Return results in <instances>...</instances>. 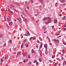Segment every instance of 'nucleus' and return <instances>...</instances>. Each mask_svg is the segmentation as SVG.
Masks as SVG:
<instances>
[{"mask_svg":"<svg viewBox=\"0 0 66 66\" xmlns=\"http://www.w3.org/2000/svg\"><path fill=\"white\" fill-rule=\"evenodd\" d=\"M11 18L10 16H9V18H7V21L9 22H10V21H11Z\"/></svg>","mask_w":66,"mask_h":66,"instance_id":"f257e3e1","label":"nucleus"},{"mask_svg":"<svg viewBox=\"0 0 66 66\" xmlns=\"http://www.w3.org/2000/svg\"><path fill=\"white\" fill-rule=\"evenodd\" d=\"M39 53L40 54V56H42V51L41 50H40L39 51Z\"/></svg>","mask_w":66,"mask_h":66,"instance_id":"f03ea898","label":"nucleus"},{"mask_svg":"<svg viewBox=\"0 0 66 66\" xmlns=\"http://www.w3.org/2000/svg\"><path fill=\"white\" fill-rule=\"evenodd\" d=\"M28 61V59H25V60H24L23 61V62L24 63H26Z\"/></svg>","mask_w":66,"mask_h":66,"instance_id":"7ed1b4c3","label":"nucleus"},{"mask_svg":"<svg viewBox=\"0 0 66 66\" xmlns=\"http://www.w3.org/2000/svg\"><path fill=\"white\" fill-rule=\"evenodd\" d=\"M13 24V23H12V22L11 21L9 23V25L10 26H12Z\"/></svg>","mask_w":66,"mask_h":66,"instance_id":"20e7f679","label":"nucleus"},{"mask_svg":"<svg viewBox=\"0 0 66 66\" xmlns=\"http://www.w3.org/2000/svg\"><path fill=\"white\" fill-rule=\"evenodd\" d=\"M57 22V20L56 19H55L54 21V22L55 23H56Z\"/></svg>","mask_w":66,"mask_h":66,"instance_id":"39448f33","label":"nucleus"},{"mask_svg":"<svg viewBox=\"0 0 66 66\" xmlns=\"http://www.w3.org/2000/svg\"><path fill=\"white\" fill-rule=\"evenodd\" d=\"M27 53L26 52L24 53L23 56H27Z\"/></svg>","mask_w":66,"mask_h":66,"instance_id":"423d86ee","label":"nucleus"},{"mask_svg":"<svg viewBox=\"0 0 66 66\" xmlns=\"http://www.w3.org/2000/svg\"><path fill=\"white\" fill-rule=\"evenodd\" d=\"M44 47L46 48V49H47V44L46 45H44Z\"/></svg>","mask_w":66,"mask_h":66,"instance_id":"0eeeda50","label":"nucleus"},{"mask_svg":"<svg viewBox=\"0 0 66 66\" xmlns=\"http://www.w3.org/2000/svg\"><path fill=\"white\" fill-rule=\"evenodd\" d=\"M52 41L55 42V44L57 43V42H56L57 40L56 39H53Z\"/></svg>","mask_w":66,"mask_h":66,"instance_id":"6e6552de","label":"nucleus"},{"mask_svg":"<svg viewBox=\"0 0 66 66\" xmlns=\"http://www.w3.org/2000/svg\"><path fill=\"white\" fill-rule=\"evenodd\" d=\"M32 53H36V52L34 51L33 50H32Z\"/></svg>","mask_w":66,"mask_h":66,"instance_id":"1a4fd4ad","label":"nucleus"},{"mask_svg":"<svg viewBox=\"0 0 66 66\" xmlns=\"http://www.w3.org/2000/svg\"><path fill=\"white\" fill-rule=\"evenodd\" d=\"M4 36V34H0V37L2 38Z\"/></svg>","mask_w":66,"mask_h":66,"instance_id":"9d476101","label":"nucleus"},{"mask_svg":"<svg viewBox=\"0 0 66 66\" xmlns=\"http://www.w3.org/2000/svg\"><path fill=\"white\" fill-rule=\"evenodd\" d=\"M40 46L39 48H41L42 47V43L40 44Z\"/></svg>","mask_w":66,"mask_h":66,"instance_id":"9b49d317","label":"nucleus"},{"mask_svg":"<svg viewBox=\"0 0 66 66\" xmlns=\"http://www.w3.org/2000/svg\"><path fill=\"white\" fill-rule=\"evenodd\" d=\"M60 35V33H59V32L56 33V35L57 36L59 35Z\"/></svg>","mask_w":66,"mask_h":66,"instance_id":"f8f14e48","label":"nucleus"},{"mask_svg":"<svg viewBox=\"0 0 66 66\" xmlns=\"http://www.w3.org/2000/svg\"><path fill=\"white\" fill-rule=\"evenodd\" d=\"M49 23L48 21H47L45 22V24H48Z\"/></svg>","mask_w":66,"mask_h":66,"instance_id":"ddd939ff","label":"nucleus"},{"mask_svg":"<svg viewBox=\"0 0 66 66\" xmlns=\"http://www.w3.org/2000/svg\"><path fill=\"white\" fill-rule=\"evenodd\" d=\"M25 45L26 46V47H28V44H27V43H26Z\"/></svg>","mask_w":66,"mask_h":66,"instance_id":"4468645a","label":"nucleus"},{"mask_svg":"<svg viewBox=\"0 0 66 66\" xmlns=\"http://www.w3.org/2000/svg\"><path fill=\"white\" fill-rule=\"evenodd\" d=\"M47 17L46 18H44L43 19V20H46V19H47Z\"/></svg>","mask_w":66,"mask_h":66,"instance_id":"2eb2a0df","label":"nucleus"},{"mask_svg":"<svg viewBox=\"0 0 66 66\" xmlns=\"http://www.w3.org/2000/svg\"><path fill=\"white\" fill-rule=\"evenodd\" d=\"M47 19L48 21H49V20H50L51 19V18L50 17H48L47 18Z\"/></svg>","mask_w":66,"mask_h":66,"instance_id":"dca6fc26","label":"nucleus"},{"mask_svg":"<svg viewBox=\"0 0 66 66\" xmlns=\"http://www.w3.org/2000/svg\"><path fill=\"white\" fill-rule=\"evenodd\" d=\"M21 53V52H19L18 53H17V56H18V55H19V54H20Z\"/></svg>","mask_w":66,"mask_h":66,"instance_id":"f3484780","label":"nucleus"},{"mask_svg":"<svg viewBox=\"0 0 66 66\" xmlns=\"http://www.w3.org/2000/svg\"><path fill=\"white\" fill-rule=\"evenodd\" d=\"M52 22V20H49L48 21V22H49V23H51Z\"/></svg>","mask_w":66,"mask_h":66,"instance_id":"a211bd4d","label":"nucleus"},{"mask_svg":"<svg viewBox=\"0 0 66 66\" xmlns=\"http://www.w3.org/2000/svg\"><path fill=\"white\" fill-rule=\"evenodd\" d=\"M37 62V60H35L33 62H34V63H36Z\"/></svg>","mask_w":66,"mask_h":66,"instance_id":"6ab92c4d","label":"nucleus"},{"mask_svg":"<svg viewBox=\"0 0 66 66\" xmlns=\"http://www.w3.org/2000/svg\"><path fill=\"white\" fill-rule=\"evenodd\" d=\"M31 62H30L28 64V65H31Z\"/></svg>","mask_w":66,"mask_h":66,"instance_id":"aec40b11","label":"nucleus"},{"mask_svg":"<svg viewBox=\"0 0 66 66\" xmlns=\"http://www.w3.org/2000/svg\"><path fill=\"white\" fill-rule=\"evenodd\" d=\"M40 1L42 3H43L44 2L43 1V0H40Z\"/></svg>","mask_w":66,"mask_h":66,"instance_id":"412c9836","label":"nucleus"},{"mask_svg":"<svg viewBox=\"0 0 66 66\" xmlns=\"http://www.w3.org/2000/svg\"><path fill=\"white\" fill-rule=\"evenodd\" d=\"M39 61L40 62H42V60H41V59L40 58H39Z\"/></svg>","mask_w":66,"mask_h":66,"instance_id":"4be33fe9","label":"nucleus"},{"mask_svg":"<svg viewBox=\"0 0 66 66\" xmlns=\"http://www.w3.org/2000/svg\"><path fill=\"white\" fill-rule=\"evenodd\" d=\"M1 63H2L3 62V59H1Z\"/></svg>","mask_w":66,"mask_h":66,"instance_id":"5701e85b","label":"nucleus"},{"mask_svg":"<svg viewBox=\"0 0 66 66\" xmlns=\"http://www.w3.org/2000/svg\"><path fill=\"white\" fill-rule=\"evenodd\" d=\"M8 58V56H7L5 57V59H7Z\"/></svg>","mask_w":66,"mask_h":66,"instance_id":"b1692460","label":"nucleus"},{"mask_svg":"<svg viewBox=\"0 0 66 66\" xmlns=\"http://www.w3.org/2000/svg\"><path fill=\"white\" fill-rule=\"evenodd\" d=\"M27 34L29 36L30 35V34L29 33V31H28V33H27Z\"/></svg>","mask_w":66,"mask_h":66,"instance_id":"393cba45","label":"nucleus"},{"mask_svg":"<svg viewBox=\"0 0 66 66\" xmlns=\"http://www.w3.org/2000/svg\"><path fill=\"white\" fill-rule=\"evenodd\" d=\"M17 19L18 20H19L20 21V20H21V19H20L19 18H17Z\"/></svg>","mask_w":66,"mask_h":66,"instance_id":"a878e982","label":"nucleus"},{"mask_svg":"<svg viewBox=\"0 0 66 66\" xmlns=\"http://www.w3.org/2000/svg\"><path fill=\"white\" fill-rule=\"evenodd\" d=\"M39 20H38L36 21V22H37V23H38V22H39Z\"/></svg>","mask_w":66,"mask_h":66,"instance_id":"bb28decb","label":"nucleus"},{"mask_svg":"<svg viewBox=\"0 0 66 66\" xmlns=\"http://www.w3.org/2000/svg\"><path fill=\"white\" fill-rule=\"evenodd\" d=\"M54 57H55V55H53V56H52V59H54Z\"/></svg>","mask_w":66,"mask_h":66,"instance_id":"cd10ccee","label":"nucleus"},{"mask_svg":"<svg viewBox=\"0 0 66 66\" xmlns=\"http://www.w3.org/2000/svg\"><path fill=\"white\" fill-rule=\"evenodd\" d=\"M9 42L10 43H12V40H10L9 41Z\"/></svg>","mask_w":66,"mask_h":66,"instance_id":"c85d7f7f","label":"nucleus"},{"mask_svg":"<svg viewBox=\"0 0 66 66\" xmlns=\"http://www.w3.org/2000/svg\"><path fill=\"white\" fill-rule=\"evenodd\" d=\"M6 45V43H5L3 45V47H5Z\"/></svg>","mask_w":66,"mask_h":66,"instance_id":"c756f323","label":"nucleus"},{"mask_svg":"<svg viewBox=\"0 0 66 66\" xmlns=\"http://www.w3.org/2000/svg\"><path fill=\"white\" fill-rule=\"evenodd\" d=\"M49 62H51V63H52L53 62V61H52L51 60H49Z\"/></svg>","mask_w":66,"mask_h":66,"instance_id":"7c9ffc66","label":"nucleus"},{"mask_svg":"<svg viewBox=\"0 0 66 66\" xmlns=\"http://www.w3.org/2000/svg\"><path fill=\"white\" fill-rule=\"evenodd\" d=\"M27 40V39H26V40H24L23 41L24 42H26Z\"/></svg>","mask_w":66,"mask_h":66,"instance_id":"2f4dec72","label":"nucleus"},{"mask_svg":"<svg viewBox=\"0 0 66 66\" xmlns=\"http://www.w3.org/2000/svg\"><path fill=\"white\" fill-rule=\"evenodd\" d=\"M10 6L12 7H15V6L14 5H10Z\"/></svg>","mask_w":66,"mask_h":66,"instance_id":"473e14b6","label":"nucleus"},{"mask_svg":"<svg viewBox=\"0 0 66 66\" xmlns=\"http://www.w3.org/2000/svg\"><path fill=\"white\" fill-rule=\"evenodd\" d=\"M30 56L29 55L28 56V59H30Z\"/></svg>","mask_w":66,"mask_h":66,"instance_id":"72a5a7b5","label":"nucleus"},{"mask_svg":"<svg viewBox=\"0 0 66 66\" xmlns=\"http://www.w3.org/2000/svg\"><path fill=\"white\" fill-rule=\"evenodd\" d=\"M60 1L62 3L63 2H64V1H62L61 0H60Z\"/></svg>","mask_w":66,"mask_h":66,"instance_id":"f704fd0d","label":"nucleus"},{"mask_svg":"<svg viewBox=\"0 0 66 66\" xmlns=\"http://www.w3.org/2000/svg\"><path fill=\"white\" fill-rule=\"evenodd\" d=\"M56 42L59 43V40H57Z\"/></svg>","mask_w":66,"mask_h":66,"instance_id":"c9c22d12","label":"nucleus"},{"mask_svg":"<svg viewBox=\"0 0 66 66\" xmlns=\"http://www.w3.org/2000/svg\"><path fill=\"white\" fill-rule=\"evenodd\" d=\"M65 51H64L63 50H62V53H64V52H65Z\"/></svg>","mask_w":66,"mask_h":66,"instance_id":"e433bc0d","label":"nucleus"},{"mask_svg":"<svg viewBox=\"0 0 66 66\" xmlns=\"http://www.w3.org/2000/svg\"><path fill=\"white\" fill-rule=\"evenodd\" d=\"M14 10L18 12V11L17 10H16V9H14Z\"/></svg>","mask_w":66,"mask_h":66,"instance_id":"4c0bfd02","label":"nucleus"},{"mask_svg":"<svg viewBox=\"0 0 66 66\" xmlns=\"http://www.w3.org/2000/svg\"><path fill=\"white\" fill-rule=\"evenodd\" d=\"M38 62H37L36 63V65H38Z\"/></svg>","mask_w":66,"mask_h":66,"instance_id":"58836bf2","label":"nucleus"},{"mask_svg":"<svg viewBox=\"0 0 66 66\" xmlns=\"http://www.w3.org/2000/svg\"><path fill=\"white\" fill-rule=\"evenodd\" d=\"M43 28L44 29H45V26H43Z\"/></svg>","mask_w":66,"mask_h":66,"instance_id":"ea45409f","label":"nucleus"},{"mask_svg":"<svg viewBox=\"0 0 66 66\" xmlns=\"http://www.w3.org/2000/svg\"><path fill=\"white\" fill-rule=\"evenodd\" d=\"M25 4H26L27 5H28V4H27V2H25Z\"/></svg>","mask_w":66,"mask_h":66,"instance_id":"a19ab883","label":"nucleus"},{"mask_svg":"<svg viewBox=\"0 0 66 66\" xmlns=\"http://www.w3.org/2000/svg\"><path fill=\"white\" fill-rule=\"evenodd\" d=\"M46 32H45V31H44L43 32V33L44 34H45L46 33Z\"/></svg>","mask_w":66,"mask_h":66,"instance_id":"79ce46f5","label":"nucleus"},{"mask_svg":"<svg viewBox=\"0 0 66 66\" xmlns=\"http://www.w3.org/2000/svg\"><path fill=\"white\" fill-rule=\"evenodd\" d=\"M56 65H57V63H55V64L54 66H56Z\"/></svg>","mask_w":66,"mask_h":66,"instance_id":"37998d69","label":"nucleus"},{"mask_svg":"<svg viewBox=\"0 0 66 66\" xmlns=\"http://www.w3.org/2000/svg\"><path fill=\"white\" fill-rule=\"evenodd\" d=\"M8 11H9V12L10 11L9 8L8 9Z\"/></svg>","mask_w":66,"mask_h":66,"instance_id":"c03bdc74","label":"nucleus"},{"mask_svg":"<svg viewBox=\"0 0 66 66\" xmlns=\"http://www.w3.org/2000/svg\"><path fill=\"white\" fill-rule=\"evenodd\" d=\"M66 27V24L65 25H64V27L65 28Z\"/></svg>","mask_w":66,"mask_h":66,"instance_id":"a18cd8bd","label":"nucleus"},{"mask_svg":"<svg viewBox=\"0 0 66 66\" xmlns=\"http://www.w3.org/2000/svg\"><path fill=\"white\" fill-rule=\"evenodd\" d=\"M54 26H53L52 27V29H53L54 28Z\"/></svg>","mask_w":66,"mask_h":66,"instance_id":"49530a36","label":"nucleus"},{"mask_svg":"<svg viewBox=\"0 0 66 66\" xmlns=\"http://www.w3.org/2000/svg\"><path fill=\"white\" fill-rule=\"evenodd\" d=\"M10 12L11 13H13V12H12V11H10Z\"/></svg>","mask_w":66,"mask_h":66,"instance_id":"de8ad7c7","label":"nucleus"},{"mask_svg":"<svg viewBox=\"0 0 66 66\" xmlns=\"http://www.w3.org/2000/svg\"><path fill=\"white\" fill-rule=\"evenodd\" d=\"M31 2L32 3L33 2V0H31Z\"/></svg>","mask_w":66,"mask_h":66,"instance_id":"09e8293b","label":"nucleus"},{"mask_svg":"<svg viewBox=\"0 0 66 66\" xmlns=\"http://www.w3.org/2000/svg\"><path fill=\"white\" fill-rule=\"evenodd\" d=\"M16 48H14V51H15V50H16Z\"/></svg>","mask_w":66,"mask_h":66,"instance_id":"8fccbe9b","label":"nucleus"},{"mask_svg":"<svg viewBox=\"0 0 66 66\" xmlns=\"http://www.w3.org/2000/svg\"><path fill=\"white\" fill-rule=\"evenodd\" d=\"M23 15L25 16V14L24 13H23Z\"/></svg>","mask_w":66,"mask_h":66,"instance_id":"3c124183","label":"nucleus"},{"mask_svg":"<svg viewBox=\"0 0 66 66\" xmlns=\"http://www.w3.org/2000/svg\"><path fill=\"white\" fill-rule=\"evenodd\" d=\"M33 37H31V38H30V39L31 40V38H32Z\"/></svg>","mask_w":66,"mask_h":66,"instance_id":"603ef678","label":"nucleus"},{"mask_svg":"<svg viewBox=\"0 0 66 66\" xmlns=\"http://www.w3.org/2000/svg\"><path fill=\"white\" fill-rule=\"evenodd\" d=\"M24 35L25 36H28V35L27 34H24Z\"/></svg>","mask_w":66,"mask_h":66,"instance_id":"864d4df0","label":"nucleus"},{"mask_svg":"<svg viewBox=\"0 0 66 66\" xmlns=\"http://www.w3.org/2000/svg\"><path fill=\"white\" fill-rule=\"evenodd\" d=\"M23 15H21V16L22 18H23V17L22 16Z\"/></svg>","mask_w":66,"mask_h":66,"instance_id":"5fc2aeb1","label":"nucleus"},{"mask_svg":"<svg viewBox=\"0 0 66 66\" xmlns=\"http://www.w3.org/2000/svg\"><path fill=\"white\" fill-rule=\"evenodd\" d=\"M49 44L50 45H52V44L51 43H49Z\"/></svg>","mask_w":66,"mask_h":66,"instance_id":"6e6d98bb","label":"nucleus"},{"mask_svg":"<svg viewBox=\"0 0 66 66\" xmlns=\"http://www.w3.org/2000/svg\"><path fill=\"white\" fill-rule=\"evenodd\" d=\"M23 46V45H21V48H22Z\"/></svg>","mask_w":66,"mask_h":66,"instance_id":"4d7b16f0","label":"nucleus"},{"mask_svg":"<svg viewBox=\"0 0 66 66\" xmlns=\"http://www.w3.org/2000/svg\"><path fill=\"white\" fill-rule=\"evenodd\" d=\"M32 19L33 20H34V18H32Z\"/></svg>","mask_w":66,"mask_h":66,"instance_id":"13d9d810","label":"nucleus"},{"mask_svg":"<svg viewBox=\"0 0 66 66\" xmlns=\"http://www.w3.org/2000/svg\"><path fill=\"white\" fill-rule=\"evenodd\" d=\"M55 52H53V54H55Z\"/></svg>","mask_w":66,"mask_h":66,"instance_id":"bf43d9fd","label":"nucleus"},{"mask_svg":"<svg viewBox=\"0 0 66 66\" xmlns=\"http://www.w3.org/2000/svg\"><path fill=\"white\" fill-rule=\"evenodd\" d=\"M63 66H64V62L63 63Z\"/></svg>","mask_w":66,"mask_h":66,"instance_id":"052dcab7","label":"nucleus"},{"mask_svg":"<svg viewBox=\"0 0 66 66\" xmlns=\"http://www.w3.org/2000/svg\"><path fill=\"white\" fill-rule=\"evenodd\" d=\"M62 15L61 14H60V15H59L60 16H61Z\"/></svg>","mask_w":66,"mask_h":66,"instance_id":"680f3d73","label":"nucleus"},{"mask_svg":"<svg viewBox=\"0 0 66 66\" xmlns=\"http://www.w3.org/2000/svg\"><path fill=\"white\" fill-rule=\"evenodd\" d=\"M66 28H65L64 29V30H66Z\"/></svg>","mask_w":66,"mask_h":66,"instance_id":"e2e57ef3","label":"nucleus"},{"mask_svg":"<svg viewBox=\"0 0 66 66\" xmlns=\"http://www.w3.org/2000/svg\"><path fill=\"white\" fill-rule=\"evenodd\" d=\"M36 47H37V48H38V47L37 46H36Z\"/></svg>","mask_w":66,"mask_h":66,"instance_id":"0e129e2a","label":"nucleus"},{"mask_svg":"<svg viewBox=\"0 0 66 66\" xmlns=\"http://www.w3.org/2000/svg\"><path fill=\"white\" fill-rule=\"evenodd\" d=\"M64 63L66 65V61Z\"/></svg>","mask_w":66,"mask_h":66,"instance_id":"69168bd1","label":"nucleus"},{"mask_svg":"<svg viewBox=\"0 0 66 66\" xmlns=\"http://www.w3.org/2000/svg\"><path fill=\"white\" fill-rule=\"evenodd\" d=\"M27 8L28 9H29V7H27Z\"/></svg>","mask_w":66,"mask_h":66,"instance_id":"338daca9","label":"nucleus"},{"mask_svg":"<svg viewBox=\"0 0 66 66\" xmlns=\"http://www.w3.org/2000/svg\"><path fill=\"white\" fill-rule=\"evenodd\" d=\"M64 10H65V11H66V8H65V9H64Z\"/></svg>","mask_w":66,"mask_h":66,"instance_id":"774afa93","label":"nucleus"}]
</instances>
